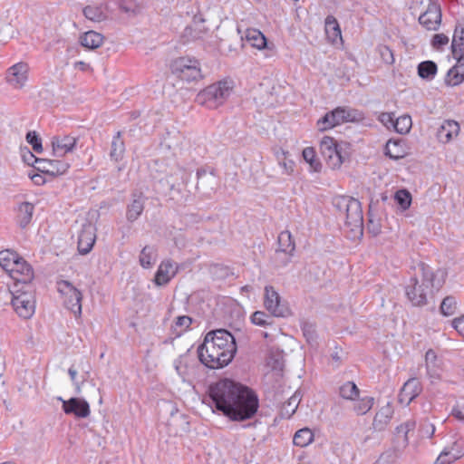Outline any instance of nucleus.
I'll return each instance as SVG.
<instances>
[{"label": "nucleus", "mask_w": 464, "mask_h": 464, "mask_svg": "<svg viewBox=\"0 0 464 464\" xmlns=\"http://www.w3.org/2000/svg\"><path fill=\"white\" fill-rule=\"evenodd\" d=\"M412 126L411 118L408 114L401 115L395 119L393 128L400 134L408 133Z\"/></svg>", "instance_id": "nucleus-41"}, {"label": "nucleus", "mask_w": 464, "mask_h": 464, "mask_svg": "<svg viewBox=\"0 0 464 464\" xmlns=\"http://www.w3.org/2000/svg\"><path fill=\"white\" fill-rule=\"evenodd\" d=\"M314 440V434L308 428L297 430L294 436L293 442L298 447H306Z\"/></svg>", "instance_id": "nucleus-37"}, {"label": "nucleus", "mask_w": 464, "mask_h": 464, "mask_svg": "<svg viewBox=\"0 0 464 464\" xmlns=\"http://www.w3.org/2000/svg\"><path fill=\"white\" fill-rule=\"evenodd\" d=\"M452 416L464 422V401H459L451 411Z\"/></svg>", "instance_id": "nucleus-59"}, {"label": "nucleus", "mask_w": 464, "mask_h": 464, "mask_svg": "<svg viewBox=\"0 0 464 464\" xmlns=\"http://www.w3.org/2000/svg\"><path fill=\"white\" fill-rule=\"evenodd\" d=\"M190 177L186 169L178 167L173 173L167 177V182L169 185L170 190H180L181 185H186Z\"/></svg>", "instance_id": "nucleus-25"}, {"label": "nucleus", "mask_w": 464, "mask_h": 464, "mask_svg": "<svg viewBox=\"0 0 464 464\" xmlns=\"http://www.w3.org/2000/svg\"><path fill=\"white\" fill-rule=\"evenodd\" d=\"M395 200L398 205H400L401 208L405 210L410 208L411 203V193L406 189L398 190L395 193Z\"/></svg>", "instance_id": "nucleus-48"}, {"label": "nucleus", "mask_w": 464, "mask_h": 464, "mask_svg": "<svg viewBox=\"0 0 464 464\" xmlns=\"http://www.w3.org/2000/svg\"><path fill=\"white\" fill-rule=\"evenodd\" d=\"M31 179L33 180V182L35 185H38V186L43 185L45 182L44 178L41 174H34V175L31 176Z\"/></svg>", "instance_id": "nucleus-64"}, {"label": "nucleus", "mask_w": 464, "mask_h": 464, "mask_svg": "<svg viewBox=\"0 0 464 464\" xmlns=\"http://www.w3.org/2000/svg\"><path fill=\"white\" fill-rule=\"evenodd\" d=\"M237 353L234 336L226 329L208 332L198 348L199 361L210 369L227 366Z\"/></svg>", "instance_id": "nucleus-2"}, {"label": "nucleus", "mask_w": 464, "mask_h": 464, "mask_svg": "<svg viewBox=\"0 0 464 464\" xmlns=\"http://www.w3.org/2000/svg\"><path fill=\"white\" fill-rule=\"evenodd\" d=\"M83 15L92 22H102L106 19V14L102 6L87 5L82 10Z\"/></svg>", "instance_id": "nucleus-40"}, {"label": "nucleus", "mask_w": 464, "mask_h": 464, "mask_svg": "<svg viewBox=\"0 0 464 464\" xmlns=\"http://www.w3.org/2000/svg\"><path fill=\"white\" fill-rule=\"evenodd\" d=\"M333 206L339 215L345 218V226L354 236H362L363 231V216L361 202L353 197L336 196Z\"/></svg>", "instance_id": "nucleus-4"}, {"label": "nucleus", "mask_w": 464, "mask_h": 464, "mask_svg": "<svg viewBox=\"0 0 464 464\" xmlns=\"http://www.w3.org/2000/svg\"><path fill=\"white\" fill-rule=\"evenodd\" d=\"M458 63L453 66L454 68H457V70L464 76V55L460 57V55H457V57H454Z\"/></svg>", "instance_id": "nucleus-63"}, {"label": "nucleus", "mask_w": 464, "mask_h": 464, "mask_svg": "<svg viewBox=\"0 0 464 464\" xmlns=\"http://www.w3.org/2000/svg\"><path fill=\"white\" fill-rule=\"evenodd\" d=\"M320 151L329 167L338 169L345 160L342 148L333 138L324 136L320 142Z\"/></svg>", "instance_id": "nucleus-9"}, {"label": "nucleus", "mask_w": 464, "mask_h": 464, "mask_svg": "<svg viewBox=\"0 0 464 464\" xmlns=\"http://www.w3.org/2000/svg\"><path fill=\"white\" fill-rule=\"evenodd\" d=\"M208 398L217 411L234 421L251 419L259 407L256 392L230 379H221L209 385Z\"/></svg>", "instance_id": "nucleus-1"}, {"label": "nucleus", "mask_w": 464, "mask_h": 464, "mask_svg": "<svg viewBox=\"0 0 464 464\" xmlns=\"http://www.w3.org/2000/svg\"><path fill=\"white\" fill-rule=\"evenodd\" d=\"M419 23L427 30H438L441 23V9L437 2H430L427 10L419 17Z\"/></svg>", "instance_id": "nucleus-12"}, {"label": "nucleus", "mask_w": 464, "mask_h": 464, "mask_svg": "<svg viewBox=\"0 0 464 464\" xmlns=\"http://www.w3.org/2000/svg\"><path fill=\"white\" fill-rule=\"evenodd\" d=\"M69 168L70 164L61 160L41 159L35 165V169L51 176L63 175Z\"/></svg>", "instance_id": "nucleus-15"}, {"label": "nucleus", "mask_w": 464, "mask_h": 464, "mask_svg": "<svg viewBox=\"0 0 464 464\" xmlns=\"http://www.w3.org/2000/svg\"><path fill=\"white\" fill-rule=\"evenodd\" d=\"M264 305L266 309L276 317H285L290 314V310L286 304L281 302L279 294L274 286H265Z\"/></svg>", "instance_id": "nucleus-10"}, {"label": "nucleus", "mask_w": 464, "mask_h": 464, "mask_svg": "<svg viewBox=\"0 0 464 464\" xmlns=\"http://www.w3.org/2000/svg\"><path fill=\"white\" fill-rule=\"evenodd\" d=\"M374 399L371 396H365L358 401L357 403L354 404V411L358 415H363L367 413L373 405Z\"/></svg>", "instance_id": "nucleus-47"}, {"label": "nucleus", "mask_w": 464, "mask_h": 464, "mask_svg": "<svg viewBox=\"0 0 464 464\" xmlns=\"http://www.w3.org/2000/svg\"><path fill=\"white\" fill-rule=\"evenodd\" d=\"M453 57L464 55V27L456 26L451 43Z\"/></svg>", "instance_id": "nucleus-31"}, {"label": "nucleus", "mask_w": 464, "mask_h": 464, "mask_svg": "<svg viewBox=\"0 0 464 464\" xmlns=\"http://www.w3.org/2000/svg\"><path fill=\"white\" fill-rule=\"evenodd\" d=\"M303 157L306 162H309L310 165L315 169L318 170L317 167H321V164L315 160V152L313 148H305L303 150Z\"/></svg>", "instance_id": "nucleus-54"}, {"label": "nucleus", "mask_w": 464, "mask_h": 464, "mask_svg": "<svg viewBox=\"0 0 464 464\" xmlns=\"http://www.w3.org/2000/svg\"><path fill=\"white\" fill-rule=\"evenodd\" d=\"M197 189L204 195H210L218 186V179L213 170L208 172L204 169H198L197 171Z\"/></svg>", "instance_id": "nucleus-19"}, {"label": "nucleus", "mask_w": 464, "mask_h": 464, "mask_svg": "<svg viewBox=\"0 0 464 464\" xmlns=\"http://www.w3.org/2000/svg\"><path fill=\"white\" fill-rule=\"evenodd\" d=\"M415 428V422L413 421H406L396 428L395 439L398 443L401 446L405 447L408 445V433L411 430H413Z\"/></svg>", "instance_id": "nucleus-35"}, {"label": "nucleus", "mask_w": 464, "mask_h": 464, "mask_svg": "<svg viewBox=\"0 0 464 464\" xmlns=\"http://www.w3.org/2000/svg\"><path fill=\"white\" fill-rule=\"evenodd\" d=\"M440 310L444 316L454 314L457 310V301L455 297L451 295L446 296L441 302Z\"/></svg>", "instance_id": "nucleus-45"}, {"label": "nucleus", "mask_w": 464, "mask_h": 464, "mask_svg": "<svg viewBox=\"0 0 464 464\" xmlns=\"http://www.w3.org/2000/svg\"><path fill=\"white\" fill-rule=\"evenodd\" d=\"M68 373L70 375L71 381L72 382L73 385L75 386L76 393H80L81 386L82 385V383H81V381H78L76 378L77 370L73 366H72L69 368Z\"/></svg>", "instance_id": "nucleus-61"}, {"label": "nucleus", "mask_w": 464, "mask_h": 464, "mask_svg": "<svg viewBox=\"0 0 464 464\" xmlns=\"http://www.w3.org/2000/svg\"><path fill=\"white\" fill-rule=\"evenodd\" d=\"M15 261L8 274L14 281V288L21 287L20 285H24L26 288H31L29 284L34 279V269L32 266L20 256L19 260Z\"/></svg>", "instance_id": "nucleus-11"}, {"label": "nucleus", "mask_w": 464, "mask_h": 464, "mask_svg": "<svg viewBox=\"0 0 464 464\" xmlns=\"http://www.w3.org/2000/svg\"><path fill=\"white\" fill-rule=\"evenodd\" d=\"M12 305L20 317L28 319L33 316L35 308L34 295L31 288L24 285L14 288Z\"/></svg>", "instance_id": "nucleus-8"}, {"label": "nucleus", "mask_w": 464, "mask_h": 464, "mask_svg": "<svg viewBox=\"0 0 464 464\" xmlns=\"http://www.w3.org/2000/svg\"><path fill=\"white\" fill-rule=\"evenodd\" d=\"M385 150V154L392 160H400L404 157V152L399 141L390 140L386 143Z\"/></svg>", "instance_id": "nucleus-43"}, {"label": "nucleus", "mask_w": 464, "mask_h": 464, "mask_svg": "<svg viewBox=\"0 0 464 464\" xmlns=\"http://www.w3.org/2000/svg\"><path fill=\"white\" fill-rule=\"evenodd\" d=\"M277 242L278 250L294 253L295 245L289 231H282L277 237Z\"/></svg>", "instance_id": "nucleus-38"}, {"label": "nucleus", "mask_w": 464, "mask_h": 464, "mask_svg": "<svg viewBox=\"0 0 464 464\" xmlns=\"http://www.w3.org/2000/svg\"><path fill=\"white\" fill-rule=\"evenodd\" d=\"M26 141L32 146L33 150L37 152L41 153L43 151V145H42V140L39 137V135L36 133V131H28L26 133Z\"/></svg>", "instance_id": "nucleus-49"}, {"label": "nucleus", "mask_w": 464, "mask_h": 464, "mask_svg": "<svg viewBox=\"0 0 464 464\" xmlns=\"http://www.w3.org/2000/svg\"><path fill=\"white\" fill-rule=\"evenodd\" d=\"M325 31L327 34L332 31L334 38L341 37L340 26L337 23V20L332 15L327 16L325 19Z\"/></svg>", "instance_id": "nucleus-51"}, {"label": "nucleus", "mask_w": 464, "mask_h": 464, "mask_svg": "<svg viewBox=\"0 0 464 464\" xmlns=\"http://www.w3.org/2000/svg\"><path fill=\"white\" fill-rule=\"evenodd\" d=\"M379 121L382 122L386 127H390L394 125V113L392 112H382L379 116Z\"/></svg>", "instance_id": "nucleus-58"}, {"label": "nucleus", "mask_w": 464, "mask_h": 464, "mask_svg": "<svg viewBox=\"0 0 464 464\" xmlns=\"http://www.w3.org/2000/svg\"><path fill=\"white\" fill-rule=\"evenodd\" d=\"M63 401V410L66 414L74 415L76 418H87L90 413V405L84 399L72 397L67 401L58 398Z\"/></svg>", "instance_id": "nucleus-13"}, {"label": "nucleus", "mask_w": 464, "mask_h": 464, "mask_svg": "<svg viewBox=\"0 0 464 464\" xmlns=\"http://www.w3.org/2000/svg\"><path fill=\"white\" fill-rule=\"evenodd\" d=\"M379 53L382 60L387 64H392L394 63V56L392 51L387 45H380L378 47Z\"/></svg>", "instance_id": "nucleus-53"}, {"label": "nucleus", "mask_w": 464, "mask_h": 464, "mask_svg": "<svg viewBox=\"0 0 464 464\" xmlns=\"http://www.w3.org/2000/svg\"><path fill=\"white\" fill-rule=\"evenodd\" d=\"M170 71L175 77L186 82H198L204 78L199 61L189 56L173 60Z\"/></svg>", "instance_id": "nucleus-6"}, {"label": "nucleus", "mask_w": 464, "mask_h": 464, "mask_svg": "<svg viewBox=\"0 0 464 464\" xmlns=\"http://www.w3.org/2000/svg\"><path fill=\"white\" fill-rule=\"evenodd\" d=\"M146 197L140 191H134L131 194V201L127 206L126 218L129 222H134L139 218L144 210Z\"/></svg>", "instance_id": "nucleus-21"}, {"label": "nucleus", "mask_w": 464, "mask_h": 464, "mask_svg": "<svg viewBox=\"0 0 464 464\" xmlns=\"http://www.w3.org/2000/svg\"><path fill=\"white\" fill-rule=\"evenodd\" d=\"M41 160V158H36L30 150H27L24 154H23V160L27 165L34 166L35 168L36 161Z\"/></svg>", "instance_id": "nucleus-62"}, {"label": "nucleus", "mask_w": 464, "mask_h": 464, "mask_svg": "<svg viewBox=\"0 0 464 464\" xmlns=\"http://www.w3.org/2000/svg\"><path fill=\"white\" fill-rule=\"evenodd\" d=\"M192 324V318L188 315H180L178 316L175 322L174 330L177 331V328L179 327L180 331L177 332V336H179L183 332H185L188 328H189Z\"/></svg>", "instance_id": "nucleus-52"}, {"label": "nucleus", "mask_w": 464, "mask_h": 464, "mask_svg": "<svg viewBox=\"0 0 464 464\" xmlns=\"http://www.w3.org/2000/svg\"><path fill=\"white\" fill-rule=\"evenodd\" d=\"M125 152V144L121 139V132L118 131L112 138L110 158L116 162L122 160Z\"/></svg>", "instance_id": "nucleus-27"}, {"label": "nucleus", "mask_w": 464, "mask_h": 464, "mask_svg": "<svg viewBox=\"0 0 464 464\" xmlns=\"http://www.w3.org/2000/svg\"><path fill=\"white\" fill-rule=\"evenodd\" d=\"M393 408L388 402L382 406L375 414L372 421V429L376 431H382L386 429L393 416Z\"/></svg>", "instance_id": "nucleus-24"}, {"label": "nucleus", "mask_w": 464, "mask_h": 464, "mask_svg": "<svg viewBox=\"0 0 464 464\" xmlns=\"http://www.w3.org/2000/svg\"><path fill=\"white\" fill-rule=\"evenodd\" d=\"M27 74L28 65L24 63H18L7 70L5 78L14 88L21 89L27 81Z\"/></svg>", "instance_id": "nucleus-17"}, {"label": "nucleus", "mask_w": 464, "mask_h": 464, "mask_svg": "<svg viewBox=\"0 0 464 464\" xmlns=\"http://www.w3.org/2000/svg\"><path fill=\"white\" fill-rule=\"evenodd\" d=\"M276 155L278 166L282 169V173L285 175L292 174L294 171L295 162L292 160L286 159L285 151H277Z\"/></svg>", "instance_id": "nucleus-44"}, {"label": "nucleus", "mask_w": 464, "mask_h": 464, "mask_svg": "<svg viewBox=\"0 0 464 464\" xmlns=\"http://www.w3.org/2000/svg\"><path fill=\"white\" fill-rule=\"evenodd\" d=\"M201 32L193 28V26H187L183 32V37H187L188 41L201 38Z\"/></svg>", "instance_id": "nucleus-57"}, {"label": "nucleus", "mask_w": 464, "mask_h": 464, "mask_svg": "<svg viewBox=\"0 0 464 464\" xmlns=\"http://www.w3.org/2000/svg\"><path fill=\"white\" fill-rule=\"evenodd\" d=\"M251 323L255 325L266 327L270 325L273 322L271 315L267 314L264 311H256L251 314Z\"/></svg>", "instance_id": "nucleus-46"}, {"label": "nucleus", "mask_w": 464, "mask_h": 464, "mask_svg": "<svg viewBox=\"0 0 464 464\" xmlns=\"http://www.w3.org/2000/svg\"><path fill=\"white\" fill-rule=\"evenodd\" d=\"M367 229L372 236H378L382 231V225L379 219H374L369 212V219L367 223Z\"/></svg>", "instance_id": "nucleus-55"}, {"label": "nucleus", "mask_w": 464, "mask_h": 464, "mask_svg": "<svg viewBox=\"0 0 464 464\" xmlns=\"http://www.w3.org/2000/svg\"><path fill=\"white\" fill-rule=\"evenodd\" d=\"M359 393L360 391L353 382H346L339 388V394L344 400L354 401Z\"/></svg>", "instance_id": "nucleus-39"}, {"label": "nucleus", "mask_w": 464, "mask_h": 464, "mask_svg": "<svg viewBox=\"0 0 464 464\" xmlns=\"http://www.w3.org/2000/svg\"><path fill=\"white\" fill-rule=\"evenodd\" d=\"M293 253L285 252L276 249L275 255L272 257L273 266L276 268H283L289 265Z\"/></svg>", "instance_id": "nucleus-42"}, {"label": "nucleus", "mask_w": 464, "mask_h": 464, "mask_svg": "<svg viewBox=\"0 0 464 464\" xmlns=\"http://www.w3.org/2000/svg\"><path fill=\"white\" fill-rule=\"evenodd\" d=\"M445 81L448 85L456 86L464 82V76L457 70V68L452 67L449 70Z\"/></svg>", "instance_id": "nucleus-50"}, {"label": "nucleus", "mask_w": 464, "mask_h": 464, "mask_svg": "<svg viewBox=\"0 0 464 464\" xmlns=\"http://www.w3.org/2000/svg\"><path fill=\"white\" fill-rule=\"evenodd\" d=\"M446 272L440 269L433 271L428 265L420 263L418 272L411 277L405 285L408 300L414 306H423L427 304L428 295L434 290L438 291L445 283Z\"/></svg>", "instance_id": "nucleus-3"}, {"label": "nucleus", "mask_w": 464, "mask_h": 464, "mask_svg": "<svg viewBox=\"0 0 464 464\" xmlns=\"http://www.w3.org/2000/svg\"><path fill=\"white\" fill-rule=\"evenodd\" d=\"M178 272L176 264L171 260H164L160 263L154 277L155 285L162 286L167 285Z\"/></svg>", "instance_id": "nucleus-20"}, {"label": "nucleus", "mask_w": 464, "mask_h": 464, "mask_svg": "<svg viewBox=\"0 0 464 464\" xmlns=\"http://www.w3.org/2000/svg\"><path fill=\"white\" fill-rule=\"evenodd\" d=\"M245 37L253 47H256L259 50H262L266 46L267 42L266 36L257 29H247L246 31Z\"/></svg>", "instance_id": "nucleus-32"}, {"label": "nucleus", "mask_w": 464, "mask_h": 464, "mask_svg": "<svg viewBox=\"0 0 464 464\" xmlns=\"http://www.w3.org/2000/svg\"><path fill=\"white\" fill-rule=\"evenodd\" d=\"M96 228L92 223H85L78 236V251L81 255L88 254L95 243Z\"/></svg>", "instance_id": "nucleus-14"}, {"label": "nucleus", "mask_w": 464, "mask_h": 464, "mask_svg": "<svg viewBox=\"0 0 464 464\" xmlns=\"http://www.w3.org/2000/svg\"><path fill=\"white\" fill-rule=\"evenodd\" d=\"M449 43V37L443 34H437L432 38V45L436 49H440Z\"/></svg>", "instance_id": "nucleus-56"}, {"label": "nucleus", "mask_w": 464, "mask_h": 464, "mask_svg": "<svg viewBox=\"0 0 464 464\" xmlns=\"http://www.w3.org/2000/svg\"><path fill=\"white\" fill-rule=\"evenodd\" d=\"M421 392L420 383L418 379L411 378L408 380L402 386L399 401L401 403L410 404Z\"/></svg>", "instance_id": "nucleus-22"}, {"label": "nucleus", "mask_w": 464, "mask_h": 464, "mask_svg": "<svg viewBox=\"0 0 464 464\" xmlns=\"http://www.w3.org/2000/svg\"><path fill=\"white\" fill-rule=\"evenodd\" d=\"M301 398L299 393L295 392L286 401H285L280 409V416L285 419H289L296 411Z\"/></svg>", "instance_id": "nucleus-30"}, {"label": "nucleus", "mask_w": 464, "mask_h": 464, "mask_svg": "<svg viewBox=\"0 0 464 464\" xmlns=\"http://www.w3.org/2000/svg\"><path fill=\"white\" fill-rule=\"evenodd\" d=\"M364 119L362 111L350 107H337L318 120L320 130H326L344 122H356Z\"/></svg>", "instance_id": "nucleus-7"}, {"label": "nucleus", "mask_w": 464, "mask_h": 464, "mask_svg": "<svg viewBox=\"0 0 464 464\" xmlns=\"http://www.w3.org/2000/svg\"><path fill=\"white\" fill-rule=\"evenodd\" d=\"M34 207L29 202H23L18 208L16 220L20 227L24 228L32 220Z\"/></svg>", "instance_id": "nucleus-28"}, {"label": "nucleus", "mask_w": 464, "mask_h": 464, "mask_svg": "<svg viewBox=\"0 0 464 464\" xmlns=\"http://www.w3.org/2000/svg\"><path fill=\"white\" fill-rule=\"evenodd\" d=\"M464 453L456 448V443L450 449H444L435 460V464H450L459 459Z\"/></svg>", "instance_id": "nucleus-33"}, {"label": "nucleus", "mask_w": 464, "mask_h": 464, "mask_svg": "<svg viewBox=\"0 0 464 464\" xmlns=\"http://www.w3.org/2000/svg\"><path fill=\"white\" fill-rule=\"evenodd\" d=\"M77 138L70 135L53 136L52 138L53 154L55 157H63L72 152L77 143Z\"/></svg>", "instance_id": "nucleus-18"}, {"label": "nucleus", "mask_w": 464, "mask_h": 464, "mask_svg": "<svg viewBox=\"0 0 464 464\" xmlns=\"http://www.w3.org/2000/svg\"><path fill=\"white\" fill-rule=\"evenodd\" d=\"M437 64L433 61H424L418 65V75L421 79L432 80L437 73Z\"/></svg>", "instance_id": "nucleus-36"}, {"label": "nucleus", "mask_w": 464, "mask_h": 464, "mask_svg": "<svg viewBox=\"0 0 464 464\" xmlns=\"http://www.w3.org/2000/svg\"><path fill=\"white\" fill-rule=\"evenodd\" d=\"M58 290L63 295L68 296L67 304L69 308L75 312L76 310L81 313L82 310V293L72 285L69 281H61L58 283Z\"/></svg>", "instance_id": "nucleus-16"}, {"label": "nucleus", "mask_w": 464, "mask_h": 464, "mask_svg": "<svg viewBox=\"0 0 464 464\" xmlns=\"http://www.w3.org/2000/svg\"><path fill=\"white\" fill-rule=\"evenodd\" d=\"M233 90L232 81L223 80L200 91L196 101L208 109H216L228 99Z\"/></svg>", "instance_id": "nucleus-5"}, {"label": "nucleus", "mask_w": 464, "mask_h": 464, "mask_svg": "<svg viewBox=\"0 0 464 464\" xmlns=\"http://www.w3.org/2000/svg\"><path fill=\"white\" fill-rule=\"evenodd\" d=\"M459 125L452 120L444 121L437 130V138L442 143H449L459 133Z\"/></svg>", "instance_id": "nucleus-23"}, {"label": "nucleus", "mask_w": 464, "mask_h": 464, "mask_svg": "<svg viewBox=\"0 0 464 464\" xmlns=\"http://www.w3.org/2000/svg\"><path fill=\"white\" fill-rule=\"evenodd\" d=\"M157 248L154 246H145L140 254V265L143 268H150L157 260Z\"/></svg>", "instance_id": "nucleus-29"}, {"label": "nucleus", "mask_w": 464, "mask_h": 464, "mask_svg": "<svg viewBox=\"0 0 464 464\" xmlns=\"http://www.w3.org/2000/svg\"><path fill=\"white\" fill-rule=\"evenodd\" d=\"M15 260H19V255L11 249L0 251V266L6 272L10 273Z\"/></svg>", "instance_id": "nucleus-34"}, {"label": "nucleus", "mask_w": 464, "mask_h": 464, "mask_svg": "<svg viewBox=\"0 0 464 464\" xmlns=\"http://www.w3.org/2000/svg\"><path fill=\"white\" fill-rule=\"evenodd\" d=\"M103 39L102 34L95 31H89L80 37V42L83 47L93 50L102 44Z\"/></svg>", "instance_id": "nucleus-26"}, {"label": "nucleus", "mask_w": 464, "mask_h": 464, "mask_svg": "<svg viewBox=\"0 0 464 464\" xmlns=\"http://www.w3.org/2000/svg\"><path fill=\"white\" fill-rule=\"evenodd\" d=\"M267 364L270 365L274 370H282L283 362L279 354H271L268 357Z\"/></svg>", "instance_id": "nucleus-60"}]
</instances>
